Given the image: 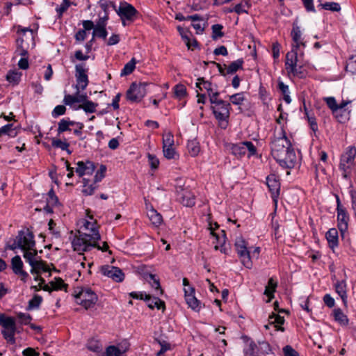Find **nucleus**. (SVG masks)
<instances>
[{
  "label": "nucleus",
  "mask_w": 356,
  "mask_h": 356,
  "mask_svg": "<svg viewBox=\"0 0 356 356\" xmlns=\"http://www.w3.org/2000/svg\"><path fill=\"white\" fill-rule=\"evenodd\" d=\"M279 135L271 142V154L280 166L291 169L297 163V156L283 129Z\"/></svg>",
  "instance_id": "nucleus-1"
},
{
  "label": "nucleus",
  "mask_w": 356,
  "mask_h": 356,
  "mask_svg": "<svg viewBox=\"0 0 356 356\" xmlns=\"http://www.w3.org/2000/svg\"><path fill=\"white\" fill-rule=\"evenodd\" d=\"M35 247L34 234L29 229L18 231L16 237L12 240V243L7 245V248L11 250L20 249L22 250H31Z\"/></svg>",
  "instance_id": "nucleus-2"
},
{
  "label": "nucleus",
  "mask_w": 356,
  "mask_h": 356,
  "mask_svg": "<svg viewBox=\"0 0 356 356\" xmlns=\"http://www.w3.org/2000/svg\"><path fill=\"white\" fill-rule=\"evenodd\" d=\"M79 236H75L72 242L74 251H90L92 247L96 245V242L101 238L99 232L87 234L79 232Z\"/></svg>",
  "instance_id": "nucleus-3"
},
{
  "label": "nucleus",
  "mask_w": 356,
  "mask_h": 356,
  "mask_svg": "<svg viewBox=\"0 0 356 356\" xmlns=\"http://www.w3.org/2000/svg\"><path fill=\"white\" fill-rule=\"evenodd\" d=\"M111 3V7L120 17L122 24L124 26L130 25L136 19L138 12L131 4L124 1H122L120 2L118 8H117L115 3Z\"/></svg>",
  "instance_id": "nucleus-4"
},
{
  "label": "nucleus",
  "mask_w": 356,
  "mask_h": 356,
  "mask_svg": "<svg viewBox=\"0 0 356 356\" xmlns=\"http://www.w3.org/2000/svg\"><path fill=\"white\" fill-rule=\"evenodd\" d=\"M74 297L76 302L86 309L93 307L98 300L97 294L88 287L77 288L74 291Z\"/></svg>",
  "instance_id": "nucleus-5"
},
{
  "label": "nucleus",
  "mask_w": 356,
  "mask_h": 356,
  "mask_svg": "<svg viewBox=\"0 0 356 356\" xmlns=\"http://www.w3.org/2000/svg\"><path fill=\"white\" fill-rule=\"evenodd\" d=\"M355 157L356 147L355 146H349L341 156L339 169L343 171V177L346 179L350 177Z\"/></svg>",
  "instance_id": "nucleus-6"
},
{
  "label": "nucleus",
  "mask_w": 356,
  "mask_h": 356,
  "mask_svg": "<svg viewBox=\"0 0 356 356\" xmlns=\"http://www.w3.org/2000/svg\"><path fill=\"white\" fill-rule=\"evenodd\" d=\"M0 325L3 327L1 334L3 338L10 343H15V334L16 324L14 318L0 314Z\"/></svg>",
  "instance_id": "nucleus-7"
},
{
  "label": "nucleus",
  "mask_w": 356,
  "mask_h": 356,
  "mask_svg": "<svg viewBox=\"0 0 356 356\" xmlns=\"http://www.w3.org/2000/svg\"><path fill=\"white\" fill-rule=\"evenodd\" d=\"M211 109L216 119L218 121L220 128L225 129L229 123L231 109L230 103L225 102L223 104H220V106H211Z\"/></svg>",
  "instance_id": "nucleus-8"
},
{
  "label": "nucleus",
  "mask_w": 356,
  "mask_h": 356,
  "mask_svg": "<svg viewBox=\"0 0 356 356\" xmlns=\"http://www.w3.org/2000/svg\"><path fill=\"white\" fill-rule=\"evenodd\" d=\"M235 248L243 265L245 268L251 269L252 261H251L250 251L247 248L246 241L242 237L237 238L235 241Z\"/></svg>",
  "instance_id": "nucleus-9"
},
{
  "label": "nucleus",
  "mask_w": 356,
  "mask_h": 356,
  "mask_svg": "<svg viewBox=\"0 0 356 356\" xmlns=\"http://www.w3.org/2000/svg\"><path fill=\"white\" fill-rule=\"evenodd\" d=\"M231 150L232 153L238 157L243 156L247 152L249 158L257 154V148L251 141L232 144Z\"/></svg>",
  "instance_id": "nucleus-10"
},
{
  "label": "nucleus",
  "mask_w": 356,
  "mask_h": 356,
  "mask_svg": "<svg viewBox=\"0 0 356 356\" xmlns=\"http://www.w3.org/2000/svg\"><path fill=\"white\" fill-rule=\"evenodd\" d=\"M146 93L147 92L145 84L132 83L127 91L126 98L127 101L131 103H137L140 102L143 99Z\"/></svg>",
  "instance_id": "nucleus-11"
},
{
  "label": "nucleus",
  "mask_w": 356,
  "mask_h": 356,
  "mask_svg": "<svg viewBox=\"0 0 356 356\" xmlns=\"http://www.w3.org/2000/svg\"><path fill=\"white\" fill-rule=\"evenodd\" d=\"M177 200L185 207H191L195 204V197L192 191L184 186H176Z\"/></svg>",
  "instance_id": "nucleus-12"
},
{
  "label": "nucleus",
  "mask_w": 356,
  "mask_h": 356,
  "mask_svg": "<svg viewBox=\"0 0 356 356\" xmlns=\"http://www.w3.org/2000/svg\"><path fill=\"white\" fill-rule=\"evenodd\" d=\"M17 44H35L37 42V33L29 28L17 31Z\"/></svg>",
  "instance_id": "nucleus-13"
},
{
  "label": "nucleus",
  "mask_w": 356,
  "mask_h": 356,
  "mask_svg": "<svg viewBox=\"0 0 356 356\" xmlns=\"http://www.w3.org/2000/svg\"><path fill=\"white\" fill-rule=\"evenodd\" d=\"M88 69L85 68L84 64H78L75 66V77L76 84L75 88H81L84 90L89 83L88 76L87 74Z\"/></svg>",
  "instance_id": "nucleus-14"
},
{
  "label": "nucleus",
  "mask_w": 356,
  "mask_h": 356,
  "mask_svg": "<svg viewBox=\"0 0 356 356\" xmlns=\"http://www.w3.org/2000/svg\"><path fill=\"white\" fill-rule=\"evenodd\" d=\"M266 185L271 194V197L276 205L280 192V182L279 177L275 174H270L266 177Z\"/></svg>",
  "instance_id": "nucleus-15"
},
{
  "label": "nucleus",
  "mask_w": 356,
  "mask_h": 356,
  "mask_svg": "<svg viewBox=\"0 0 356 356\" xmlns=\"http://www.w3.org/2000/svg\"><path fill=\"white\" fill-rule=\"evenodd\" d=\"M101 272L104 275L111 278L117 282H121L124 279V273L118 267L109 265L102 266L101 267Z\"/></svg>",
  "instance_id": "nucleus-16"
},
{
  "label": "nucleus",
  "mask_w": 356,
  "mask_h": 356,
  "mask_svg": "<svg viewBox=\"0 0 356 356\" xmlns=\"http://www.w3.org/2000/svg\"><path fill=\"white\" fill-rule=\"evenodd\" d=\"M184 291L185 300L188 307L195 312H199L202 308V305L201 302L195 296V289L193 286H189L188 288H184Z\"/></svg>",
  "instance_id": "nucleus-17"
},
{
  "label": "nucleus",
  "mask_w": 356,
  "mask_h": 356,
  "mask_svg": "<svg viewBox=\"0 0 356 356\" xmlns=\"http://www.w3.org/2000/svg\"><path fill=\"white\" fill-rule=\"evenodd\" d=\"M337 227L341 233L342 238L344 237L348 228L350 216L346 209L337 211Z\"/></svg>",
  "instance_id": "nucleus-18"
},
{
  "label": "nucleus",
  "mask_w": 356,
  "mask_h": 356,
  "mask_svg": "<svg viewBox=\"0 0 356 356\" xmlns=\"http://www.w3.org/2000/svg\"><path fill=\"white\" fill-rule=\"evenodd\" d=\"M96 168L95 163L90 161H79L77 163V168L76 172L79 177H83L84 175H92Z\"/></svg>",
  "instance_id": "nucleus-19"
},
{
  "label": "nucleus",
  "mask_w": 356,
  "mask_h": 356,
  "mask_svg": "<svg viewBox=\"0 0 356 356\" xmlns=\"http://www.w3.org/2000/svg\"><path fill=\"white\" fill-rule=\"evenodd\" d=\"M325 238L328 243V246L333 251L339 246V234L335 228L330 229L325 234Z\"/></svg>",
  "instance_id": "nucleus-20"
},
{
  "label": "nucleus",
  "mask_w": 356,
  "mask_h": 356,
  "mask_svg": "<svg viewBox=\"0 0 356 356\" xmlns=\"http://www.w3.org/2000/svg\"><path fill=\"white\" fill-rule=\"evenodd\" d=\"M336 293L341 297L343 302H347V284L345 280H337L334 284Z\"/></svg>",
  "instance_id": "nucleus-21"
},
{
  "label": "nucleus",
  "mask_w": 356,
  "mask_h": 356,
  "mask_svg": "<svg viewBox=\"0 0 356 356\" xmlns=\"http://www.w3.org/2000/svg\"><path fill=\"white\" fill-rule=\"evenodd\" d=\"M299 46H295L296 49H293L289 51L286 55L285 68L286 70L296 65L298 62V52L297 48Z\"/></svg>",
  "instance_id": "nucleus-22"
},
{
  "label": "nucleus",
  "mask_w": 356,
  "mask_h": 356,
  "mask_svg": "<svg viewBox=\"0 0 356 356\" xmlns=\"http://www.w3.org/2000/svg\"><path fill=\"white\" fill-rule=\"evenodd\" d=\"M75 121L70 120L69 118H63L58 123L57 132L60 135L65 131H70L71 126H74Z\"/></svg>",
  "instance_id": "nucleus-23"
},
{
  "label": "nucleus",
  "mask_w": 356,
  "mask_h": 356,
  "mask_svg": "<svg viewBox=\"0 0 356 356\" xmlns=\"http://www.w3.org/2000/svg\"><path fill=\"white\" fill-rule=\"evenodd\" d=\"M201 85H203V88L207 91L209 96L213 93L215 90H217L216 86H215L216 88H214L213 84L208 81H205L203 77L197 79V82L196 83V87L200 90H202Z\"/></svg>",
  "instance_id": "nucleus-24"
},
{
  "label": "nucleus",
  "mask_w": 356,
  "mask_h": 356,
  "mask_svg": "<svg viewBox=\"0 0 356 356\" xmlns=\"http://www.w3.org/2000/svg\"><path fill=\"white\" fill-rule=\"evenodd\" d=\"M277 286V282L273 277H270L268 280V284L266 286L264 291V294L269 298L268 301H270V300L274 298V293L275 292Z\"/></svg>",
  "instance_id": "nucleus-25"
},
{
  "label": "nucleus",
  "mask_w": 356,
  "mask_h": 356,
  "mask_svg": "<svg viewBox=\"0 0 356 356\" xmlns=\"http://www.w3.org/2000/svg\"><path fill=\"white\" fill-rule=\"evenodd\" d=\"M97 106H98L97 104H96L92 101L88 100L87 102H83V104H81L77 106H74L73 109L74 110L83 109L86 113H92L96 111V108Z\"/></svg>",
  "instance_id": "nucleus-26"
},
{
  "label": "nucleus",
  "mask_w": 356,
  "mask_h": 356,
  "mask_svg": "<svg viewBox=\"0 0 356 356\" xmlns=\"http://www.w3.org/2000/svg\"><path fill=\"white\" fill-rule=\"evenodd\" d=\"M243 353L245 356H262L259 350L258 346L253 341H250L244 348Z\"/></svg>",
  "instance_id": "nucleus-27"
},
{
  "label": "nucleus",
  "mask_w": 356,
  "mask_h": 356,
  "mask_svg": "<svg viewBox=\"0 0 356 356\" xmlns=\"http://www.w3.org/2000/svg\"><path fill=\"white\" fill-rule=\"evenodd\" d=\"M269 320L270 323L276 324L275 325L276 330L282 332L284 331V328L282 326V325H283L284 323V318L283 316L273 313L272 315L269 316Z\"/></svg>",
  "instance_id": "nucleus-28"
},
{
  "label": "nucleus",
  "mask_w": 356,
  "mask_h": 356,
  "mask_svg": "<svg viewBox=\"0 0 356 356\" xmlns=\"http://www.w3.org/2000/svg\"><path fill=\"white\" fill-rule=\"evenodd\" d=\"M49 272V268L47 266L45 261L42 260H36L31 266V273L38 274L40 271Z\"/></svg>",
  "instance_id": "nucleus-29"
},
{
  "label": "nucleus",
  "mask_w": 356,
  "mask_h": 356,
  "mask_svg": "<svg viewBox=\"0 0 356 356\" xmlns=\"http://www.w3.org/2000/svg\"><path fill=\"white\" fill-rule=\"evenodd\" d=\"M244 61L242 58H239L236 60L232 62L229 65H227V68L226 70V73L228 74H233L236 73L238 70L243 69Z\"/></svg>",
  "instance_id": "nucleus-30"
},
{
  "label": "nucleus",
  "mask_w": 356,
  "mask_h": 356,
  "mask_svg": "<svg viewBox=\"0 0 356 356\" xmlns=\"http://www.w3.org/2000/svg\"><path fill=\"white\" fill-rule=\"evenodd\" d=\"M147 216L155 226H159L163 222L162 216L153 208L148 211Z\"/></svg>",
  "instance_id": "nucleus-31"
},
{
  "label": "nucleus",
  "mask_w": 356,
  "mask_h": 356,
  "mask_svg": "<svg viewBox=\"0 0 356 356\" xmlns=\"http://www.w3.org/2000/svg\"><path fill=\"white\" fill-rule=\"evenodd\" d=\"M334 320L342 325H347L348 324V318L346 315L343 314L340 308L334 309L333 311Z\"/></svg>",
  "instance_id": "nucleus-32"
},
{
  "label": "nucleus",
  "mask_w": 356,
  "mask_h": 356,
  "mask_svg": "<svg viewBox=\"0 0 356 356\" xmlns=\"http://www.w3.org/2000/svg\"><path fill=\"white\" fill-rule=\"evenodd\" d=\"M325 101L327 105V106L331 109L332 113L336 115V118L338 119V121L342 122L343 119L342 116L340 117L337 115V103L334 97H330L325 98Z\"/></svg>",
  "instance_id": "nucleus-33"
},
{
  "label": "nucleus",
  "mask_w": 356,
  "mask_h": 356,
  "mask_svg": "<svg viewBox=\"0 0 356 356\" xmlns=\"http://www.w3.org/2000/svg\"><path fill=\"white\" fill-rule=\"evenodd\" d=\"M146 302L150 309L156 307L157 309H162L163 311L165 309V302L156 297L152 298L150 296V301Z\"/></svg>",
  "instance_id": "nucleus-34"
},
{
  "label": "nucleus",
  "mask_w": 356,
  "mask_h": 356,
  "mask_svg": "<svg viewBox=\"0 0 356 356\" xmlns=\"http://www.w3.org/2000/svg\"><path fill=\"white\" fill-rule=\"evenodd\" d=\"M278 89L280 90L283 95V99L286 104H290L291 99L289 95V86L284 83L282 81H279L277 83Z\"/></svg>",
  "instance_id": "nucleus-35"
},
{
  "label": "nucleus",
  "mask_w": 356,
  "mask_h": 356,
  "mask_svg": "<svg viewBox=\"0 0 356 356\" xmlns=\"http://www.w3.org/2000/svg\"><path fill=\"white\" fill-rule=\"evenodd\" d=\"M89 180L87 179H83V187L84 188L82 190V193L85 195H91L94 193L95 191L97 188L98 186L97 183L94 181V183L91 184H88Z\"/></svg>",
  "instance_id": "nucleus-36"
},
{
  "label": "nucleus",
  "mask_w": 356,
  "mask_h": 356,
  "mask_svg": "<svg viewBox=\"0 0 356 356\" xmlns=\"http://www.w3.org/2000/svg\"><path fill=\"white\" fill-rule=\"evenodd\" d=\"M89 180L87 179H83V187L84 188L82 190V193L85 195H91L94 193L95 191L97 188L98 186L97 183L94 181V183L91 184H88Z\"/></svg>",
  "instance_id": "nucleus-37"
},
{
  "label": "nucleus",
  "mask_w": 356,
  "mask_h": 356,
  "mask_svg": "<svg viewBox=\"0 0 356 356\" xmlns=\"http://www.w3.org/2000/svg\"><path fill=\"white\" fill-rule=\"evenodd\" d=\"M23 262L20 256L16 255L11 259V268L15 274L23 270Z\"/></svg>",
  "instance_id": "nucleus-38"
},
{
  "label": "nucleus",
  "mask_w": 356,
  "mask_h": 356,
  "mask_svg": "<svg viewBox=\"0 0 356 356\" xmlns=\"http://www.w3.org/2000/svg\"><path fill=\"white\" fill-rule=\"evenodd\" d=\"M305 109V115L309 124L310 129L313 131L314 134L318 131V127L316 122V119L314 115H310L309 113L306 108L305 105H304Z\"/></svg>",
  "instance_id": "nucleus-39"
},
{
  "label": "nucleus",
  "mask_w": 356,
  "mask_h": 356,
  "mask_svg": "<svg viewBox=\"0 0 356 356\" xmlns=\"http://www.w3.org/2000/svg\"><path fill=\"white\" fill-rule=\"evenodd\" d=\"M87 348L88 350L95 353H99L102 350V346L101 342L95 338L88 340L87 343Z\"/></svg>",
  "instance_id": "nucleus-40"
},
{
  "label": "nucleus",
  "mask_w": 356,
  "mask_h": 356,
  "mask_svg": "<svg viewBox=\"0 0 356 356\" xmlns=\"http://www.w3.org/2000/svg\"><path fill=\"white\" fill-rule=\"evenodd\" d=\"M50 285L52 287V289L54 291L58 290H67L68 285L64 283V281L60 277H55L54 280L49 282Z\"/></svg>",
  "instance_id": "nucleus-41"
},
{
  "label": "nucleus",
  "mask_w": 356,
  "mask_h": 356,
  "mask_svg": "<svg viewBox=\"0 0 356 356\" xmlns=\"http://www.w3.org/2000/svg\"><path fill=\"white\" fill-rule=\"evenodd\" d=\"M22 73L16 71L10 70L6 74V80L14 85L19 83Z\"/></svg>",
  "instance_id": "nucleus-42"
},
{
  "label": "nucleus",
  "mask_w": 356,
  "mask_h": 356,
  "mask_svg": "<svg viewBox=\"0 0 356 356\" xmlns=\"http://www.w3.org/2000/svg\"><path fill=\"white\" fill-rule=\"evenodd\" d=\"M187 149L192 156H197L200 150L199 143L195 140H189L187 143Z\"/></svg>",
  "instance_id": "nucleus-43"
},
{
  "label": "nucleus",
  "mask_w": 356,
  "mask_h": 356,
  "mask_svg": "<svg viewBox=\"0 0 356 356\" xmlns=\"http://www.w3.org/2000/svg\"><path fill=\"white\" fill-rule=\"evenodd\" d=\"M42 302V296L35 294L32 299L29 301V305L27 307V310H32L35 309H38L40 305Z\"/></svg>",
  "instance_id": "nucleus-44"
},
{
  "label": "nucleus",
  "mask_w": 356,
  "mask_h": 356,
  "mask_svg": "<svg viewBox=\"0 0 356 356\" xmlns=\"http://www.w3.org/2000/svg\"><path fill=\"white\" fill-rule=\"evenodd\" d=\"M24 251V258L25 259L26 261L29 264V265L31 266L33 263L36 261L35 259V257L38 255V251L35 249V247L33 250H23Z\"/></svg>",
  "instance_id": "nucleus-45"
},
{
  "label": "nucleus",
  "mask_w": 356,
  "mask_h": 356,
  "mask_svg": "<svg viewBox=\"0 0 356 356\" xmlns=\"http://www.w3.org/2000/svg\"><path fill=\"white\" fill-rule=\"evenodd\" d=\"M223 26L220 24H213L211 26L212 34L211 38L213 40H216L224 35L222 32Z\"/></svg>",
  "instance_id": "nucleus-46"
},
{
  "label": "nucleus",
  "mask_w": 356,
  "mask_h": 356,
  "mask_svg": "<svg viewBox=\"0 0 356 356\" xmlns=\"http://www.w3.org/2000/svg\"><path fill=\"white\" fill-rule=\"evenodd\" d=\"M136 61L132 58L130 61L125 64L121 71V76H126L131 74L136 67Z\"/></svg>",
  "instance_id": "nucleus-47"
},
{
  "label": "nucleus",
  "mask_w": 356,
  "mask_h": 356,
  "mask_svg": "<svg viewBox=\"0 0 356 356\" xmlns=\"http://www.w3.org/2000/svg\"><path fill=\"white\" fill-rule=\"evenodd\" d=\"M245 99L244 92H238L229 96L231 103L234 105H242Z\"/></svg>",
  "instance_id": "nucleus-48"
},
{
  "label": "nucleus",
  "mask_w": 356,
  "mask_h": 356,
  "mask_svg": "<svg viewBox=\"0 0 356 356\" xmlns=\"http://www.w3.org/2000/svg\"><path fill=\"white\" fill-rule=\"evenodd\" d=\"M289 75H293L298 78H302L305 76V72L302 70V66H298L297 65L292 67L286 70Z\"/></svg>",
  "instance_id": "nucleus-49"
},
{
  "label": "nucleus",
  "mask_w": 356,
  "mask_h": 356,
  "mask_svg": "<svg viewBox=\"0 0 356 356\" xmlns=\"http://www.w3.org/2000/svg\"><path fill=\"white\" fill-rule=\"evenodd\" d=\"M51 145L54 147L60 148L62 150H67L69 154L71 153V152L68 150L70 144L65 141H63L60 139L53 138Z\"/></svg>",
  "instance_id": "nucleus-50"
},
{
  "label": "nucleus",
  "mask_w": 356,
  "mask_h": 356,
  "mask_svg": "<svg viewBox=\"0 0 356 356\" xmlns=\"http://www.w3.org/2000/svg\"><path fill=\"white\" fill-rule=\"evenodd\" d=\"M178 31L181 35L182 38L184 40L185 44H197L196 40H194V43H191L190 40V35L191 33L186 29L178 27Z\"/></svg>",
  "instance_id": "nucleus-51"
},
{
  "label": "nucleus",
  "mask_w": 356,
  "mask_h": 356,
  "mask_svg": "<svg viewBox=\"0 0 356 356\" xmlns=\"http://www.w3.org/2000/svg\"><path fill=\"white\" fill-rule=\"evenodd\" d=\"M107 36V31L106 28L95 26L92 31V39L94 38H99L106 39Z\"/></svg>",
  "instance_id": "nucleus-52"
},
{
  "label": "nucleus",
  "mask_w": 356,
  "mask_h": 356,
  "mask_svg": "<svg viewBox=\"0 0 356 356\" xmlns=\"http://www.w3.org/2000/svg\"><path fill=\"white\" fill-rule=\"evenodd\" d=\"M17 317L21 324L29 325L32 321V316L29 314L19 312Z\"/></svg>",
  "instance_id": "nucleus-53"
},
{
  "label": "nucleus",
  "mask_w": 356,
  "mask_h": 356,
  "mask_svg": "<svg viewBox=\"0 0 356 356\" xmlns=\"http://www.w3.org/2000/svg\"><path fill=\"white\" fill-rule=\"evenodd\" d=\"M47 202L51 205H58L59 204V201L58 197L56 195L55 192L51 188L49 192L47 193Z\"/></svg>",
  "instance_id": "nucleus-54"
},
{
  "label": "nucleus",
  "mask_w": 356,
  "mask_h": 356,
  "mask_svg": "<svg viewBox=\"0 0 356 356\" xmlns=\"http://www.w3.org/2000/svg\"><path fill=\"white\" fill-rule=\"evenodd\" d=\"M322 8L327 10L339 12L341 10V6L336 2H326L321 5Z\"/></svg>",
  "instance_id": "nucleus-55"
},
{
  "label": "nucleus",
  "mask_w": 356,
  "mask_h": 356,
  "mask_svg": "<svg viewBox=\"0 0 356 356\" xmlns=\"http://www.w3.org/2000/svg\"><path fill=\"white\" fill-rule=\"evenodd\" d=\"M175 95L177 97L181 99L186 95V88L183 84H177L175 86Z\"/></svg>",
  "instance_id": "nucleus-56"
},
{
  "label": "nucleus",
  "mask_w": 356,
  "mask_h": 356,
  "mask_svg": "<svg viewBox=\"0 0 356 356\" xmlns=\"http://www.w3.org/2000/svg\"><path fill=\"white\" fill-rule=\"evenodd\" d=\"M219 95H220L219 92L218 90H215V92L213 93H212L210 96H209V101H210L211 106H216V105L220 106V104H223V102H225V101L218 99Z\"/></svg>",
  "instance_id": "nucleus-57"
},
{
  "label": "nucleus",
  "mask_w": 356,
  "mask_h": 356,
  "mask_svg": "<svg viewBox=\"0 0 356 356\" xmlns=\"http://www.w3.org/2000/svg\"><path fill=\"white\" fill-rule=\"evenodd\" d=\"M106 172V167L104 165H101L99 169L97 171L94 180L95 183H98L102 180L105 177Z\"/></svg>",
  "instance_id": "nucleus-58"
},
{
  "label": "nucleus",
  "mask_w": 356,
  "mask_h": 356,
  "mask_svg": "<svg viewBox=\"0 0 356 356\" xmlns=\"http://www.w3.org/2000/svg\"><path fill=\"white\" fill-rule=\"evenodd\" d=\"M76 101H77V99L76 98L75 94L73 95L68 94V95H65L64 96L63 102L64 103L65 105L70 106V107H72L73 108L74 106H76L74 105V104L77 103Z\"/></svg>",
  "instance_id": "nucleus-59"
},
{
  "label": "nucleus",
  "mask_w": 356,
  "mask_h": 356,
  "mask_svg": "<svg viewBox=\"0 0 356 356\" xmlns=\"http://www.w3.org/2000/svg\"><path fill=\"white\" fill-rule=\"evenodd\" d=\"M108 19V14L104 13L103 15H102L101 13H99V19L96 22L95 26L106 28Z\"/></svg>",
  "instance_id": "nucleus-60"
},
{
  "label": "nucleus",
  "mask_w": 356,
  "mask_h": 356,
  "mask_svg": "<svg viewBox=\"0 0 356 356\" xmlns=\"http://www.w3.org/2000/svg\"><path fill=\"white\" fill-rule=\"evenodd\" d=\"M65 112L66 107L64 105H58L54 108L51 115L53 118H56L60 115H64Z\"/></svg>",
  "instance_id": "nucleus-61"
},
{
  "label": "nucleus",
  "mask_w": 356,
  "mask_h": 356,
  "mask_svg": "<svg viewBox=\"0 0 356 356\" xmlns=\"http://www.w3.org/2000/svg\"><path fill=\"white\" fill-rule=\"evenodd\" d=\"M163 152L164 156L168 159H172L175 158L176 152L175 149L172 147H163Z\"/></svg>",
  "instance_id": "nucleus-62"
},
{
  "label": "nucleus",
  "mask_w": 356,
  "mask_h": 356,
  "mask_svg": "<svg viewBox=\"0 0 356 356\" xmlns=\"http://www.w3.org/2000/svg\"><path fill=\"white\" fill-rule=\"evenodd\" d=\"M258 348L262 355L268 354L271 350L269 343L266 341H259Z\"/></svg>",
  "instance_id": "nucleus-63"
},
{
  "label": "nucleus",
  "mask_w": 356,
  "mask_h": 356,
  "mask_svg": "<svg viewBox=\"0 0 356 356\" xmlns=\"http://www.w3.org/2000/svg\"><path fill=\"white\" fill-rule=\"evenodd\" d=\"M121 351L115 346H111L106 349V356H121Z\"/></svg>",
  "instance_id": "nucleus-64"
}]
</instances>
